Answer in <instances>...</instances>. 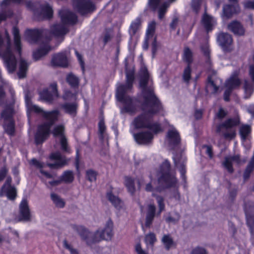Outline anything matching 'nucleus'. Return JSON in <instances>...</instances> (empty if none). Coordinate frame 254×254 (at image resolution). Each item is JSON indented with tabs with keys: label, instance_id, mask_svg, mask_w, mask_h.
Returning <instances> with one entry per match:
<instances>
[{
	"label": "nucleus",
	"instance_id": "obj_24",
	"mask_svg": "<svg viewBox=\"0 0 254 254\" xmlns=\"http://www.w3.org/2000/svg\"><path fill=\"white\" fill-rule=\"evenodd\" d=\"M229 30L238 36H243L245 33V29L240 22L233 21L228 25Z\"/></svg>",
	"mask_w": 254,
	"mask_h": 254
},
{
	"label": "nucleus",
	"instance_id": "obj_13",
	"mask_svg": "<svg viewBox=\"0 0 254 254\" xmlns=\"http://www.w3.org/2000/svg\"><path fill=\"white\" fill-rule=\"evenodd\" d=\"M48 31L46 30H27L25 36L27 40L31 43L36 42L42 36H47Z\"/></svg>",
	"mask_w": 254,
	"mask_h": 254
},
{
	"label": "nucleus",
	"instance_id": "obj_17",
	"mask_svg": "<svg viewBox=\"0 0 254 254\" xmlns=\"http://www.w3.org/2000/svg\"><path fill=\"white\" fill-rule=\"evenodd\" d=\"M55 137H59L62 149L65 151H68L67 141L64 135V127L63 125H58L54 127L52 132Z\"/></svg>",
	"mask_w": 254,
	"mask_h": 254
},
{
	"label": "nucleus",
	"instance_id": "obj_11",
	"mask_svg": "<svg viewBox=\"0 0 254 254\" xmlns=\"http://www.w3.org/2000/svg\"><path fill=\"white\" fill-rule=\"evenodd\" d=\"M57 86L56 83H52L48 89H45L40 92L39 94L41 99L46 102H51L55 97H57Z\"/></svg>",
	"mask_w": 254,
	"mask_h": 254
},
{
	"label": "nucleus",
	"instance_id": "obj_3",
	"mask_svg": "<svg viewBox=\"0 0 254 254\" xmlns=\"http://www.w3.org/2000/svg\"><path fill=\"white\" fill-rule=\"evenodd\" d=\"M25 104L28 117L31 112L41 114L46 120V123L39 126L38 130L35 135V141L37 144L41 143L45 140L50 133V128L52 125L58 120L59 112L54 110L51 112H45L39 107L34 105L31 101L28 95L25 97Z\"/></svg>",
	"mask_w": 254,
	"mask_h": 254
},
{
	"label": "nucleus",
	"instance_id": "obj_18",
	"mask_svg": "<svg viewBox=\"0 0 254 254\" xmlns=\"http://www.w3.org/2000/svg\"><path fill=\"white\" fill-rule=\"evenodd\" d=\"M181 138L177 130L174 128L170 129L167 134L166 142L173 148L180 142Z\"/></svg>",
	"mask_w": 254,
	"mask_h": 254
},
{
	"label": "nucleus",
	"instance_id": "obj_50",
	"mask_svg": "<svg viewBox=\"0 0 254 254\" xmlns=\"http://www.w3.org/2000/svg\"><path fill=\"white\" fill-rule=\"evenodd\" d=\"M203 0H192L191 7L197 12Z\"/></svg>",
	"mask_w": 254,
	"mask_h": 254
},
{
	"label": "nucleus",
	"instance_id": "obj_21",
	"mask_svg": "<svg viewBox=\"0 0 254 254\" xmlns=\"http://www.w3.org/2000/svg\"><path fill=\"white\" fill-rule=\"evenodd\" d=\"M11 179L8 178L6 183L3 185L0 192V196L5 194L10 199H14L16 196V190L14 187L10 186Z\"/></svg>",
	"mask_w": 254,
	"mask_h": 254
},
{
	"label": "nucleus",
	"instance_id": "obj_23",
	"mask_svg": "<svg viewBox=\"0 0 254 254\" xmlns=\"http://www.w3.org/2000/svg\"><path fill=\"white\" fill-rule=\"evenodd\" d=\"M156 207L154 204H148L146 208L145 227L149 228L153 222L155 215Z\"/></svg>",
	"mask_w": 254,
	"mask_h": 254
},
{
	"label": "nucleus",
	"instance_id": "obj_44",
	"mask_svg": "<svg viewBox=\"0 0 254 254\" xmlns=\"http://www.w3.org/2000/svg\"><path fill=\"white\" fill-rule=\"evenodd\" d=\"M67 82L71 86H76L78 84V78L73 74H69L66 77Z\"/></svg>",
	"mask_w": 254,
	"mask_h": 254
},
{
	"label": "nucleus",
	"instance_id": "obj_55",
	"mask_svg": "<svg viewBox=\"0 0 254 254\" xmlns=\"http://www.w3.org/2000/svg\"><path fill=\"white\" fill-rule=\"evenodd\" d=\"M192 254H207L205 250L203 248L198 247L194 249L192 252Z\"/></svg>",
	"mask_w": 254,
	"mask_h": 254
},
{
	"label": "nucleus",
	"instance_id": "obj_45",
	"mask_svg": "<svg viewBox=\"0 0 254 254\" xmlns=\"http://www.w3.org/2000/svg\"><path fill=\"white\" fill-rule=\"evenodd\" d=\"M156 23L153 21L150 22L148 25V28L146 31V35L148 37L153 38V33L155 28Z\"/></svg>",
	"mask_w": 254,
	"mask_h": 254
},
{
	"label": "nucleus",
	"instance_id": "obj_37",
	"mask_svg": "<svg viewBox=\"0 0 254 254\" xmlns=\"http://www.w3.org/2000/svg\"><path fill=\"white\" fill-rule=\"evenodd\" d=\"M243 88L244 90V98H249L254 92V86L250 84L248 81H245Z\"/></svg>",
	"mask_w": 254,
	"mask_h": 254
},
{
	"label": "nucleus",
	"instance_id": "obj_32",
	"mask_svg": "<svg viewBox=\"0 0 254 254\" xmlns=\"http://www.w3.org/2000/svg\"><path fill=\"white\" fill-rule=\"evenodd\" d=\"M51 30L53 35L56 37L62 36L67 32L66 26L64 24L55 25L52 27Z\"/></svg>",
	"mask_w": 254,
	"mask_h": 254
},
{
	"label": "nucleus",
	"instance_id": "obj_29",
	"mask_svg": "<svg viewBox=\"0 0 254 254\" xmlns=\"http://www.w3.org/2000/svg\"><path fill=\"white\" fill-rule=\"evenodd\" d=\"M30 63H28L24 59L21 58L18 64V71L17 72L19 78H24L26 76V72Z\"/></svg>",
	"mask_w": 254,
	"mask_h": 254
},
{
	"label": "nucleus",
	"instance_id": "obj_16",
	"mask_svg": "<svg viewBox=\"0 0 254 254\" xmlns=\"http://www.w3.org/2000/svg\"><path fill=\"white\" fill-rule=\"evenodd\" d=\"M51 64L56 66H67L68 65L67 52H64L54 55L52 58Z\"/></svg>",
	"mask_w": 254,
	"mask_h": 254
},
{
	"label": "nucleus",
	"instance_id": "obj_57",
	"mask_svg": "<svg viewBox=\"0 0 254 254\" xmlns=\"http://www.w3.org/2000/svg\"><path fill=\"white\" fill-rule=\"evenodd\" d=\"M253 63H252L250 66V75L254 81V55L252 59Z\"/></svg>",
	"mask_w": 254,
	"mask_h": 254
},
{
	"label": "nucleus",
	"instance_id": "obj_48",
	"mask_svg": "<svg viewBox=\"0 0 254 254\" xmlns=\"http://www.w3.org/2000/svg\"><path fill=\"white\" fill-rule=\"evenodd\" d=\"M247 223L251 229V233L254 235V219L252 217H249L247 214L246 215Z\"/></svg>",
	"mask_w": 254,
	"mask_h": 254
},
{
	"label": "nucleus",
	"instance_id": "obj_26",
	"mask_svg": "<svg viewBox=\"0 0 254 254\" xmlns=\"http://www.w3.org/2000/svg\"><path fill=\"white\" fill-rule=\"evenodd\" d=\"M236 163L239 164L240 163V159L239 155L234 156H229L225 158L224 161L222 163L223 166L228 171L229 173L233 172L232 167V163Z\"/></svg>",
	"mask_w": 254,
	"mask_h": 254
},
{
	"label": "nucleus",
	"instance_id": "obj_39",
	"mask_svg": "<svg viewBox=\"0 0 254 254\" xmlns=\"http://www.w3.org/2000/svg\"><path fill=\"white\" fill-rule=\"evenodd\" d=\"M156 241L155 235L153 233H149L145 236L144 242L147 248L152 247L154 243Z\"/></svg>",
	"mask_w": 254,
	"mask_h": 254
},
{
	"label": "nucleus",
	"instance_id": "obj_60",
	"mask_svg": "<svg viewBox=\"0 0 254 254\" xmlns=\"http://www.w3.org/2000/svg\"><path fill=\"white\" fill-rule=\"evenodd\" d=\"M226 115V112L222 108H220L217 114V116L219 119L223 118Z\"/></svg>",
	"mask_w": 254,
	"mask_h": 254
},
{
	"label": "nucleus",
	"instance_id": "obj_53",
	"mask_svg": "<svg viewBox=\"0 0 254 254\" xmlns=\"http://www.w3.org/2000/svg\"><path fill=\"white\" fill-rule=\"evenodd\" d=\"M180 219V215L179 213H175L174 216H169L168 217L166 220L169 222L176 223L179 221Z\"/></svg>",
	"mask_w": 254,
	"mask_h": 254
},
{
	"label": "nucleus",
	"instance_id": "obj_34",
	"mask_svg": "<svg viewBox=\"0 0 254 254\" xmlns=\"http://www.w3.org/2000/svg\"><path fill=\"white\" fill-rule=\"evenodd\" d=\"M50 50L48 45L46 44L44 47L35 51L33 53V58L35 60H39L41 57L45 56Z\"/></svg>",
	"mask_w": 254,
	"mask_h": 254
},
{
	"label": "nucleus",
	"instance_id": "obj_31",
	"mask_svg": "<svg viewBox=\"0 0 254 254\" xmlns=\"http://www.w3.org/2000/svg\"><path fill=\"white\" fill-rule=\"evenodd\" d=\"M113 223L111 220H108L104 228H102L103 231V236L104 240H108L111 239L113 235Z\"/></svg>",
	"mask_w": 254,
	"mask_h": 254
},
{
	"label": "nucleus",
	"instance_id": "obj_64",
	"mask_svg": "<svg viewBox=\"0 0 254 254\" xmlns=\"http://www.w3.org/2000/svg\"><path fill=\"white\" fill-rule=\"evenodd\" d=\"M40 172L44 175V177L45 178V179H50V178H53V177H54V176L53 175H52L47 172H45L42 169H41Z\"/></svg>",
	"mask_w": 254,
	"mask_h": 254
},
{
	"label": "nucleus",
	"instance_id": "obj_14",
	"mask_svg": "<svg viewBox=\"0 0 254 254\" xmlns=\"http://www.w3.org/2000/svg\"><path fill=\"white\" fill-rule=\"evenodd\" d=\"M19 214L21 220L29 221L31 220L30 210L26 199H23L19 204Z\"/></svg>",
	"mask_w": 254,
	"mask_h": 254
},
{
	"label": "nucleus",
	"instance_id": "obj_2",
	"mask_svg": "<svg viewBox=\"0 0 254 254\" xmlns=\"http://www.w3.org/2000/svg\"><path fill=\"white\" fill-rule=\"evenodd\" d=\"M170 163L168 161H165L160 167L159 172L153 170L150 175V182L146 184L145 190L147 191L152 192V195L156 197L159 207L158 214L164 210L165 204L164 198L159 195L163 188L157 186L164 185L166 187H173L177 183V179L174 174L170 172Z\"/></svg>",
	"mask_w": 254,
	"mask_h": 254
},
{
	"label": "nucleus",
	"instance_id": "obj_6",
	"mask_svg": "<svg viewBox=\"0 0 254 254\" xmlns=\"http://www.w3.org/2000/svg\"><path fill=\"white\" fill-rule=\"evenodd\" d=\"M13 109L11 106L6 107L1 113V117L4 120L3 127L6 132L11 135L14 131V123L12 119Z\"/></svg>",
	"mask_w": 254,
	"mask_h": 254
},
{
	"label": "nucleus",
	"instance_id": "obj_38",
	"mask_svg": "<svg viewBox=\"0 0 254 254\" xmlns=\"http://www.w3.org/2000/svg\"><path fill=\"white\" fill-rule=\"evenodd\" d=\"M124 183L128 191L131 193H133L135 191L134 182L133 179L130 177H125Z\"/></svg>",
	"mask_w": 254,
	"mask_h": 254
},
{
	"label": "nucleus",
	"instance_id": "obj_56",
	"mask_svg": "<svg viewBox=\"0 0 254 254\" xmlns=\"http://www.w3.org/2000/svg\"><path fill=\"white\" fill-rule=\"evenodd\" d=\"M244 6L247 9H254V1L247 0L244 2Z\"/></svg>",
	"mask_w": 254,
	"mask_h": 254
},
{
	"label": "nucleus",
	"instance_id": "obj_62",
	"mask_svg": "<svg viewBox=\"0 0 254 254\" xmlns=\"http://www.w3.org/2000/svg\"><path fill=\"white\" fill-rule=\"evenodd\" d=\"M178 23V18L177 17H175L173 18L172 22L170 24V27L172 29H174L176 28L177 24Z\"/></svg>",
	"mask_w": 254,
	"mask_h": 254
},
{
	"label": "nucleus",
	"instance_id": "obj_10",
	"mask_svg": "<svg viewBox=\"0 0 254 254\" xmlns=\"http://www.w3.org/2000/svg\"><path fill=\"white\" fill-rule=\"evenodd\" d=\"M154 133L152 130L140 131L133 134L135 141L140 144H147L151 143L153 139Z\"/></svg>",
	"mask_w": 254,
	"mask_h": 254
},
{
	"label": "nucleus",
	"instance_id": "obj_19",
	"mask_svg": "<svg viewBox=\"0 0 254 254\" xmlns=\"http://www.w3.org/2000/svg\"><path fill=\"white\" fill-rule=\"evenodd\" d=\"M251 132V128L249 125H243L240 127L239 132L241 137L242 144L248 149L251 148L250 143L247 142V140H249Z\"/></svg>",
	"mask_w": 254,
	"mask_h": 254
},
{
	"label": "nucleus",
	"instance_id": "obj_28",
	"mask_svg": "<svg viewBox=\"0 0 254 254\" xmlns=\"http://www.w3.org/2000/svg\"><path fill=\"white\" fill-rule=\"evenodd\" d=\"M202 21L207 31L211 30L216 23L215 19L207 14L203 15Z\"/></svg>",
	"mask_w": 254,
	"mask_h": 254
},
{
	"label": "nucleus",
	"instance_id": "obj_63",
	"mask_svg": "<svg viewBox=\"0 0 254 254\" xmlns=\"http://www.w3.org/2000/svg\"><path fill=\"white\" fill-rule=\"evenodd\" d=\"M31 163L35 165V166L39 167V168H42L43 167V164L38 160H37L35 159H33L31 161Z\"/></svg>",
	"mask_w": 254,
	"mask_h": 254
},
{
	"label": "nucleus",
	"instance_id": "obj_52",
	"mask_svg": "<svg viewBox=\"0 0 254 254\" xmlns=\"http://www.w3.org/2000/svg\"><path fill=\"white\" fill-rule=\"evenodd\" d=\"M98 127H99V131L101 137L102 138L103 133L106 129L105 124L103 120H101L99 122V123L98 124Z\"/></svg>",
	"mask_w": 254,
	"mask_h": 254
},
{
	"label": "nucleus",
	"instance_id": "obj_27",
	"mask_svg": "<svg viewBox=\"0 0 254 254\" xmlns=\"http://www.w3.org/2000/svg\"><path fill=\"white\" fill-rule=\"evenodd\" d=\"M108 200L114 205L117 209H121L124 207L123 202L117 196L114 195L112 190L108 191L107 193Z\"/></svg>",
	"mask_w": 254,
	"mask_h": 254
},
{
	"label": "nucleus",
	"instance_id": "obj_36",
	"mask_svg": "<svg viewBox=\"0 0 254 254\" xmlns=\"http://www.w3.org/2000/svg\"><path fill=\"white\" fill-rule=\"evenodd\" d=\"M51 198L56 207L58 208H63L64 207L65 202L64 200L58 194L52 193L51 194Z\"/></svg>",
	"mask_w": 254,
	"mask_h": 254
},
{
	"label": "nucleus",
	"instance_id": "obj_15",
	"mask_svg": "<svg viewBox=\"0 0 254 254\" xmlns=\"http://www.w3.org/2000/svg\"><path fill=\"white\" fill-rule=\"evenodd\" d=\"M217 42L224 50L229 51L231 49L233 39L231 35L221 33L217 36Z\"/></svg>",
	"mask_w": 254,
	"mask_h": 254
},
{
	"label": "nucleus",
	"instance_id": "obj_42",
	"mask_svg": "<svg viewBox=\"0 0 254 254\" xmlns=\"http://www.w3.org/2000/svg\"><path fill=\"white\" fill-rule=\"evenodd\" d=\"M42 14L45 18H51L53 15V10L51 7L48 4L44 6L42 9Z\"/></svg>",
	"mask_w": 254,
	"mask_h": 254
},
{
	"label": "nucleus",
	"instance_id": "obj_20",
	"mask_svg": "<svg viewBox=\"0 0 254 254\" xmlns=\"http://www.w3.org/2000/svg\"><path fill=\"white\" fill-rule=\"evenodd\" d=\"M62 22L64 24H73L77 21V16L68 9H63L59 12Z\"/></svg>",
	"mask_w": 254,
	"mask_h": 254
},
{
	"label": "nucleus",
	"instance_id": "obj_61",
	"mask_svg": "<svg viewBox=\"0 0 254 254\" xmlns=\"http://www.w3.org/2000/svg\"><path fill=\"white\" fill-rule=\"evenodd\" d=\"M150 39H153V38L148 37L147 36H146L145 40H144V44L143 45V48L144 49L146 50L148 48V44H149Z\"/></svg>",
	"mask_w": 254,
	"mask_h": 254
},
{
	"label": "nucleus",
	"instance_id": "obj_35",
	"mask_svg": "<svg viewBox=\"0 0 254 254\" xmlns=\"http://www.w3.org/2000/svg\"><path fill=\"white\" fill-rule=\"evenodd\" d=\"M161 241L167 250H169L175 246V244L170 235H164L162 238Z\"/></svg>",
	"mask_w": 254,
	"mask_h": 254
},
{
	"label": "nucleus",
	"instance_id": "obj_43",
	"mask_svg": "<svg viewBox=\"0 0 254 254\" xmlns=\"http://www.w3.org/2000/svg\"><path fill=\"white\" fill-rule=\"evenodd\" d=\"M63 108L66 113L70 115H74L76 105L75 104H65L63 106Z\"/></svg>",
	"mask_w": 254,
	"mask_h": 254
},
{
	"label": "nucleus",
	"instance_id": "obj_12",
	"mask_svg": "<svg viewBox=\"0 0 254 254\" xmlns=\"http://www.w3.org/2000/svg\"><path fill=\"white\" fill-rule=\"evenodd\" d=\"M50 159L53 161V163H48L47 165L51 168H59L65 165L68 162L64 156H62L60 152H55L52 153Z\"/></svg>",
	"mask_w": 254,
	"mask_h": 254
},
{
	"label": "nucleus",
	"instance_id": "obj_54",
	"mask_svg": "<svg viewBox=\"0 0 254 254\" xmlns=\"http://www.w3.org/2000/svg\"><path fill=\"white\" fill-rule=\"evenodd\" d=\"M135 250L137 254H148L147 252L142 249L141 244L137 243L135 246Z\"/></svg>",
	"mask_w": 254,
	"mask_h": 254
},
{
	"label": "nucleus",
	"instance_id": "obj_30",
	"mask_svg": "<svg viewBox=\"0 0 254 254\" xmlns=\"http://www.w3.org/2000/svg\"><path fill=\"white\" fill-rule=\"evenodd\" d=\"M141 25V20L139 17H137L132 21L129 28V34L131 37L139 30Z\"/></svg>",
	"mask_w": 254,
	"mask_h": 254
},
{
	"label": "nucleus",
	"instance_id": "obj_46",
	"mask_svg": "<svg viewBox=\"0 0 254 254\" xmlns=\"http://www.w3.org/2000/svg\"><path fill=\"white\" fill-rule=\"evenodd\" d=\"M63 180L66 183H70L73 180V175L71 171L65 172L63 175Z\"/></svg>",
	"mask_w": 254,
	"mask_h": 254
},
{
	"label": "nucleus",
	"instance_id": "obj_1",
	"mask_svg": "<svg viewBox=\"0 0 254 254\" xmlns=\"http://www.w3.org/2000/svg\"><path fill=\"white\" fill-rule=\"evenodd\" d=\"M140 86L142 88L143 113L134 118L132 125L136 128H146L154 133L162 131L161 125L157 122H152L153 117L162 110L159 101L155 96L153 89L146 88L149 75L145 66L141 67L140 71Z\"/></svg>",
	"mask_w": 254,
	"mask_h": 254
},
{
	"label": "nucleus",
	"instance_id": "obj_51",
	"mask_svg": "<svg viewBox=\"0 0 254 254\" xmlns=\"http://www.w3.org/2000/svg\"><path fill=\"white\" fill-rule=\"evenodd\" d=\"M64 246L70 252V254H78V252L75 249H73L69 244H68L66 241H64Z\"/></svg>",
	"mask_w": 254,
	"mask_h": 254
},
{
	"label": "nucleus",
	"instance_id": "obj_41",
	"mask_svg": "<svg viewBox=\"0 0 254 254\" xmlns=\"http://www.w3.org/2000/svg\"><path fill=\"white\" fill-rule=\"evenodd\" d=\"M183 59L188 64V65H190L192 61V53L188 48H186L184 50Z\"/></svg>",
	"mask_w": 254,
	"mask_h": 254
},
{
	"label": "nucleus",
	"instance_id": "obj_58",
	"mask_svg": "<svg viewBox=\"0 0 254 254\" xmlns=\"http://www.w3.org/2000/svg\"><path fill=\"white\" fill-rule=\"evenodd\" d=\"M7 172V168L5 167H3L0 171V181H1L4 178Z\"/></svg>",
	"mask_w": 254,
	"mask_h": 254
},
{
	"label": "nucleus",
	"instance_id": "obj_4",
	"mask_svg": "<svg viewBox=\"0 0 254 254\" xmlns=\"http://www.w3.org/2000/svg\"><path fill=\"white\" fill-rule=\"evenodd\" d=\"M126 62V83L125 85H120L117 87L116 97L118 101L123 104L121 109L122 113H133L136 110V101L129 96L126 95V93L129 91L132 85L134 80L133 70L128 71L127 64Z\"/></svg>",
	"mask_w": 254,
	"mask_h": 254
},
{
	"label": "nucleus",
	"instance_id": "obj_22",
	"mask_svg": "<svg viewBox=\"0 0 254 254\" xmlns=\"http://www.w3.org/2000/svg\"><path fill=\"white\" fill-rule=\"evenodd\" d=\"M176 166L179 168L181 176L185 179V174L186 173L185 164L186 161V157L183 154L176 155L173 157Z\"/></svg>",
	"mask_w": 254,
	"mask_h": 254
},
{
	"label": "nucleus",
	"instance_id": "obj_47",
	"mask_svg": "<svg viewBox=\"0 0 254 254\" xmlns=\"http://www.w3.org/2000/svg\"><path fill=\"white\" fill-rule=\"evenodd\" d=\"M191 69L190 65H188L186 67L183 73V79L185 81L188 82L190 79Z\"/></svg>",
	"mask_w": 254,
	"mask_h": 254
},
{
	"label": "nucleus",
	"instance_id": "obj_8",
	"mask_svg": "<svg viewBox=\"0 0 254 254\" xmlns=\"http://www.w3.org/2000/svg\"><path fill=\"white\" fill-rule=\"evenodd\" d=\"M239 72L236 71L234 72L226 83L227 89L225 90L224 94V99L225 101L229 100V96L232 89L238 87L241 83L240 79L238 78Z\"/></svg>",
	"mask_w": 254,
	"mask_h": 254
},
{
	"label": "nucleus",
	"instance_id": "obj_40",
	"mask_svg": "<svg viewBox=\"0 0 254 254\" xmlns=\"http://www.w3.org/2000/svg\"><path fill=\"white\" fill-rule=\"evenodd\" d=\"M217 81L218 80L214 81L212 77H209L208 78L207 88L213 93L216 92L218 89V87L217 85Z\"/></svg>",
	"mask_w": 254,
	"mask_h": 254
},
{
	"label": "nucleus",
	"instance_id": "obj_49",
	"mask_svg": "<svg viewBox=\"0 0 254 254\" xmlns=\"http://www.w3.org/2000/svg\"><path fill=\"white\" fill-rule=\"evenodd\" d=\"M87 177L90 182L95 181L96 179V173L92 170H88L86 172Z\"/></svg>",
	"mask_w": 254,
	"mask_h": 254
},
{
	"label": "nucleus",
	"instance_id": "obj_33",
	"mask_svg": "<svg viewBox=\"0 0 254 254\" xmlns=\"http://www.w3.org/2000/svg\"><path fill=\"white\" fill-rule=\"evenodd\" d=\"M84 233L88 237H92L94 242H98L104 240L103 236V231L102 229H99L94 234L88 232L87 230H84Z\"/></svg>",
	"mask_w": 254,
	"mask_h": 254
},
{
	"label": "nucleus",
	"instance_id": "obj_9",
	"mask_svg": "<svg viewBox=\"0 0 254 254\" xmlns=\"http://www.w3.org/2000/svg\"><path fill=\"white\" fill-rule=\"evenodd\" d=\"M161 0H149L148 3L149 6L154 10L158 9V17L159 19H162L165 13H166L167 8L170 6V3L175 1L176 0H169V2H164L162 4L160 2Z\"/></svg>",
	"mask_w": 254,
	"mask_h": 254
},
{
	"label": "nucleus",
	"instance_id": "obj_7",
	"mask_svg": "<svg viewBox=\"0 0 254 254\" xmlns=\"http://www.w3.org/2000/svg\"><path fill=\"white\" fill-rule=\"evenodd\" d=\"M73 4L76 10L82 15L92 12L95 9L94 4L89 0H73Z\"/></svg>",
	"mask_w": 254,
	"mask_h": 254
},
{
	"label": "nucleus",
	"instance_id": "obj_59",
	"mask_svg": "<svg viewBox=\"0 0 254 254\" xmlns=\"http://www.w3.org/2000/svg\"><path fill=\"white\" fill-rule=\"evenodd\" d=\"M201 50L203 51L204 54L207 56L209 53V50L208 48V45L207 43H206L203 46H201Z\"/></svg>",
	"mask_w": 254,
	"mask_h": 254
},
{
	"label": "nucleus",
	"instance_id": "obj_25",
	"mask_svg": "<svg viewBox=\"0 0 254 254\" xmlns=\"http://www.w3.org/2000/svg\"><path fill=\"white\" fill-rule=\"evenodd\" d=\"M240 11V8L237 3L234 4L226 5L223 7L222 16L223 18H229L234 14L238 13Z\"/></svg>",
	"mask_w": 254,
	"mask_h": 254
},
{
	"label": "nucleus",
	"instance_id": "obj_5",
	"mask_svg": "<svg viewBox=\"0 0 254 254\" xmlns=\"http://www.w3.org/2000/svg\"><path fill=\"white\" fill-rule=\"evenodd\" d=\"M239 123V121L237 119L227 120L217 127V132L222 134L226 139H232L236 136V130L234 127Z\"/></svg>",
	"mask_w": 254,
	"mask_h": 254
}]
</instances>
